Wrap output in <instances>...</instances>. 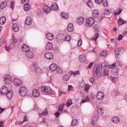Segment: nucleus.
Returning <instances> with one entry per match:
<instances>
[{
	"mask_svg": "<svg viewBox=\"0 0 127 127\" xmlns=\"http://www.w3.org/2000/svg\"><path fill=\"white\" fill-rule=\"evenodd\" d=\"M102 65L101 64H99L96 66H95L93 69V75L96 76L98 75H99L102 72Z\"/></svg>",
	"mask_w": 127,
	"mask_h": 127,
	"instance_id": "nucleus-1",
	"label": "nucleus"
},
{
	"mask_svg": "<svg viewBox=\"0 0 127 127\" xmlns=\"http://www.w3.org/2000/svg\"><path fill=\"white\" fill-rule=\"evenodd\" d=\"M52 91L51 88L49 87L43 86L41 89V91L42 93L44 94L49 95L50 94Z\"/></svg>",
	"mask_w": 127,
	"mask_h": 127,
	"instance_id": "nucleus-2",
	"label": "nucleus"
},
{
	"mask_svg": "<svg viewBox=\"0 0 127 127\" xmlns=\"http://www.w3.org/2000/svg\"><path fill=\"white\" fill-rule=\"evenodd\" d=\"M4 80L5 83L7 84H10L12 81V78L11 76L10 75L8 74L5 75Z\"/></svg>",
	"mask_w": 127,
	"mask_h": 127,
	"instance_id": "nucleus-3",
	"label": "nucleus"
},
{
	"mask_svg": "<svg viewBox=\"0 0 127 127\" xmlns=\"http://www.w3.org/2000/svg\"><path fill=\"white\" fill-rule=\"evenodd\" d=\"M19 92L20 95L22 96H25L27 94V90L24 87H21L19 90Z\"/></svg>",
	"mask_w": 127,
	"mask_h": 127,
	"instance_id": "nucleus-4",
	"label": "nucleus"
},
{
	"mask_svg": "<svg viewBox=\"0 0 127 127\" xmlns=\"http://www.w3.org/2000/svg\"><path fill=\"white\" fill-rule=\"evenodd\" d=\"M124 52V48L121 47L115 50V54L116 55H120Z\"/></svg>",
	"mask_w": 127,
	"mask_h": 127,
	"instance_id": "nucleus-5",
	"label": "nucleus"
},
{
	"mask_svg": "<svg viewBox=\"0 0 127 127\" xmlns=\"http://www.w3.org/2000/svg\"><path fill=\"white\" fill-rule=\"evenodd\" d=\"M13 82L14 85L16 86H20L22 83L21 80L17 78L14 79Z\"/></svg>",
	"mask_w": 127,
	"mask_h": 127,
	"instance_id": "nucleus-6",
	"label": "nucleus"
},
{
	"mask_svg": "<svg viewBox=\"0 0 127 127\" xmlns=\"http://www.w3.org/2000/svg\"><path fill=\"white\" fill-rule=\"evenodd\" d=\"M8 91L7 88L5 86H3L1 88L0 93L2 95H3L6 94Z\"/></svg>",
	"mask_w": 127,
	"mask_h": 127,
	"instance_id": "nucleus-7",
	"label": "nucleus"
},
{
	"mask_svg": "<svg viewBox=\"0 0 127 127\" xmlns=\"http://www.w3.org/2000/svg\"><path fill=\"white\" fill-rule=\"evenodd\" d=\"M104 96L103 93L101 92H98L97 94L96 98L98 100H101Z\"/></svg>",
	"mask_w": 127,
	"mask_h": 127,
	"instance_id": "nucleus-8",
	"label": "nucleus"
},
{
	"mask_svg": "<svg viewBox=\"0 0 127 127\" xmlns=\"http://www.w3.org/2000/svg\"><path fill=\"white\" fill-rule=\"evenodd\" d=\"M40 95V92L36 89L33 90L32 92V95L33 97H38Z\"/></svg>",
	"mask_w": 127,
	"mask_h": 127,
	"instance_id": "nucleus-9",
	"label": "nucleus"
},
{
	"mask_svg": "<svg viewBox=\"0 0 127 127\" xmlns=\"http://www.w3.org/2000/svg\"><path fill=\"white\" fill-rule=\"evenodd\" d=\"M95 21L94 20L92 17H90L88 19L87 21V23L88 25L90 26H91L94 23Z\"/></svg>",
	"mask_w": 127,
	"mask_h": 127,
	"instance_id": "nucleus-10",
	"label": "nucleus"
},
{
	"mask_svg": "<svg viewBox=\"0 0 127 127\" xmlns=\"http://www.w3.org/2000/svg\"><path fill=\"white\" fill-rule=\"evenodd\" d=\"M116 64V65L118 66H120L121 67L122 66L123 64H122V62H120L119 61H117L115 63H114L113 64L111 65L110 66L111 68L112 69H113L114 68V67L116 66L115 64Z\"/></svg>",
	"mask_w": 127,
	"mask_h": 127,
	"instance_id": "nucleus-11",
	"label": "nucleus"
},
{
	"mask_svg": "<svg viewBox=\"0 0 127 127\" xmlns=\"http://www.w3.org/2000/svg\"><path fill=\"white\" fill-rule=\"evenodd\" d=\"M21 48L22 50L26 52H29L30 49L29 47L25 44H23L21 46Z\"/></svg>",
	"mask_w": 127,
	"mask_h": 127,
	"instance_id": "nucleus-12",
	"label": "nucleus"
},
{
	"mask_svg": "<svg viewBox=\"0 0 127 127\" xmlns=\"http://www.w3.org/2000/svg\"><path fill=\"white\" fill-rule=\"evenodd\" d=\"M72 74V73H68L67 74H64L63 78V80L65 81H67L69 79L70 77H71V75Z\"/></svg>",
	"mask_w": 127,
	"mask_h": 127,
	"instance_id": "nucleus-13",
	"label": "nucleus"
},
{
	"mask_svg": "<svg viewBox=\"0 0 127 127\" xmlns=\"http://www.w3.org/2000/svg\"><path fill=\"white\" fill-rule=\"evenodd\" d=\"M57 66L56 64H52L49 67V69L52 71H54L57 68Z\"/></svg>",
	"mask_w": 127,
	"mask_h": 127,
	"instance_id": "nucleus-14",
	"label": "nucleus"
},
{
	"mask_svg": "<svg viewBox=\"0 0 127 127\" xmlns=\"http://www.w3.org/2000/svg\"><path fill=\"white\" fill-rule=\"evenodd\" d=\"M45 57L46 59L51 60L53 58V55L50 52H46L45 54Z\"/></svg>",
	"mask_w": 127,
	"mask_h": 127,
	"instance_id": "nucleus-15",
	"label": "nucleus"
},
{
	"mask_svg": "<svg viewBox=\"0 0 127 127\" xmlns=\"http://www.w3.org/2000/svg\"><path fill=\"white\" fill-rule=\"evenodd\" d=\"M51 10V7L45 5L43 7V10L44 12L46 13H50Z\"/></svg>",
	"mask_w": 127,
	"mask_h": 127,
	"instance_id": "nucleus-16",
	"label": "nucleus"
},
{
	"mask_svg": "<svg viewBox=\"0 0 127 127\" xmlns=\"http://www.w3.org/2000/svg\"><path fill=\"white\" fill-rule=\"evenodd\" d=\"M79 59L81 62H84L86 60L85 55H80L79 56Z\"/></svg>",
	"mask_w": 127,
	"mask_h": 127,
	"instance_id": "nucleus-17",
	"label": "nucleus"
},
{
	"mask_svg": "<svg viewBox=\"0 0 127 127\" xmlns=\"http://www.w3.org/2000/svg\"><path fill=\"white\" fill-rule=\"evenodd\" d=\"M12 29L13 31L15 32H17L19 31V27L16 24H13Z\"/></svg>",
	"mask_w": 127,
	"mask_h": 127,
	"instance_id": "nucleus-18",
	"label": "nucleus"
},
{
	"mask_svg": "<svg viewBox=\"0 0 127 127\" xmlns=\"http://www.w3.org/2000/svg\"><path fill=\"white\" fill-rule=\"evenodd\" d=\"M92 16L94 18H97L99 16V13L98 11L97 10H94L93 12Z\"/></svg>",
	"mask_w": 127,
	"mask_h": 127,
	"instance_id": "nucleus-19",
	"label": "nucleus"
},
{
	"mask_svg": "<svg viewBox=\"0 0 127 127\" xmlns=\"http://www.w3.org/2000/svg\"><path fill=\"white\" fill-rule=\"evenodd\" d=\"M46 37L49 40H51L53 39L54 37L53 34L50 33H47L46 35Z\"/></svg>",
	"mask_w": 127,
	"mask_h": 127,
	"instance_id": "nucleus-20",
	"label": "nucleus"
},
{
	"mask_svg": "<svg viewBox=\"0 0 127 127\" xmlns=\"http://www.w3.org/2000/svg\"><path fill=\"white\" fill-rule=\"evenodd\" d=\"M32 23V20L31 18L29 17H27L25 21V23L27 25H30Z\"/></svg>",
	"mask_w": 127,
	"mask_h": 127,
	"instance_id": "nucleus-21",
	"label": "nucleus"
},
{
	"mask_svg": "<svg viewBox=\"0 0 127 127\" xmlns=\"http://www.w3.org/2000/svg\"><path fill=\"white\" fill-rule=\"evenodd\" d=\"M51 7V9L54 10H57L58 8V4L56 3H52Z\"/></svg>",
	"mask_w": 127,
	"mask_h": 127,
	"instance_id": "nucleus-22",
	"label": "nucleus"
},
{
	"mask_svg": "<svg viewBox=\"0 0 127 127\" xmlns=\"http://www.w3.org/2000/svg\"><path fill=\"white\" fill-rule=\"evenodd\" d=\"M73 24L72 23L69 24L67 27V31L69 32H71L73 31Z\"/></svg>",
	"mask_w": 127,
	"mask_h": 127,
	"instance_id": "nucleus-23",
	"label": "nucleus"
},
{
	"mask_svg": "<svg viewBox=\"0 0 127 127\" xmlns=\"http://www.w3.org/2000/svg\"><path fill=\"white\" fill-rule=\"evenodd\" d=\"M53 49V45L51 43L48 42L46 46V50H51Z\"/></svg>",
	"mask_w": 127,
	"mask_h": 127,
	"instance_id": "nucleus-24",
	"label": "nucleus"
},
{
	"mask_svg": "<svg viewBox=\"0 0 127 127\" xmlns=\"http://www.w3.org/2000/svg\"><path fill=\"white\" fill-rule=\"evenodd\" d=\"M126 23V22L121 18H119L118 21V24L119 25L124 24Z\"/></svg>",
	"mask_w": 127,
	"mask_h": 127,
	"instance_id": "nucleus-25",
	"label": "nucleus"
},
{
	"mask_svg": "<svg viewBox=\"0 0 127 127\" xmlns=\"http://www.w3.org/2000/svg\"><path fill=\"white\" fill-rule=\"evenodd\" d=\"M77 22L78 24L81 25L84 22V19L82 17H80L77 20Z\"/></svg>",
	"mask_w": 127,
	"mask_h": 127,
	"instance_id": "nucleus-26",
	"label": "nucleus"
},
{
	"mask_svg": "<svg viewBox=\"0 0 127 127\" xmlns=\"http://www.w3.org/2000/svg\"><path fill=\"white\" fill-rule=\"evenodd\" d=\"M24 8L25 11H29L31 8V6L29 4H24Z\"/></svg>",
	"mask_w": 127,
	"mask_h": 127,
	"instance_id": "nucleus-27",
	"label": "nucleus"
},
{
	"mask_svg": "<svg viewBox=\"0 0 127 127\" xmlns=\"http://www.w3.org/2000/svg\"><path fill=\"white\" fill-rule=\"evenodd\" d=\"M112 122L114 123H118L119 122L120 119L119 118L117 117H113L112 119Z\"/></svg>",
	"mask_w": 127,
	"mask_h": 127,
	"instance_id": "nucleus-28",
	"label": "nucleus"
},
{
	"mask_svg": "<svg viewBox=\"0 0 127 127\" xmlns=\"http://www.w3.org/2000/svg\"><path fill=\"white\" fill-rule=\"evenodd\" d=\"M97 119L98 117L97 116H95L94 117L91 122L92 124L93 125H96Z\"/></svg>",
	"mask_w": 127,
	"mask_h": 127,
	"instance_id": "nucleus-29",
	"label": "nucleus"
},
{
	"mask_svg": "<svg viewBox=\"0 0 127 127\" xmlns=\"http://www.w3.org/2000/svg\"><path fill=\"white\" fill-rule=\"evenodd\" d=\"M12 93V91L11 90H9L6 94V96L9 99H10L11 98Z\"/></svg>",
	"mask_w": 127,
	"mask_h": 127,
	"instance_id": "nucleus-30",
	"label": "nucleus"
},
{
	"mask_svg": "<svg viewBox=\"0 0 127 127\" xmlns=\"http://www.w3.org/2000/svg\"><path fill=\"white\" fill-rule=\"evenodd\" d=\"M6 21V18L4 16H2L0 18V24H3L5 23Z\"/></svg>",
	"mask_w": 127,
	"mask_h": 127,
	"instance_id": "nucleus-31",
	"label": "nucleus"
},
{
	"mask_svg": "<svg viewBox=\"0 0 127 127\" xmlns=\"http://www.w3.org/2000/svg\"><path fill=\"white\" fill-rule=\"evenodd\" d=\"M26 56L29 58H33L34 56V55L32 52H27L26 54Z\"/></svg>",
	"mask_w": 127,
	"mask_h": 127,
	"instance_id": "nucleus-32",
	"label": "nucleus"
},
{
	"mask_svg": "<svg viewBox=\"0 0 127 127\" xmlns=\"http://www.w3.org/2000/svg\"><path fill=\"white\" fill-rule=\"evenodd\" d=\"M78 122L77 120L76 119H74L72 120L71 123V125L73 126H74L78 124Z\"/></svg>",
	"mask_w": 127,
	"mask_h": 127,
	"instance_id": "nucleus-33",
	"label": "nucleus"
},
{
	"mask_svg": "<svg viewBox=\"0 0 127 127\" xmlns=\"http://www.w3.org/2000/svg\"><path fill=\"white\" fill-rule=\"evenodd\" d=\"M97 112L98 114L101 115L104 113V109L101 107H99L98 109Z\"/></svg>",
	"mask_w": 127,
	"mask_h": 127,
	"instance_id": "nucleus-34",
	"label": "nucleus"
},
{
	"mask_svg": "<svg viewBox=\"0 0 127 127\" xmlns=\"http://www.w3.org/2000/svg\"><path fill=\"white\" fill-rule=\"evenodd\" d=\"M7 5V2L6 1L2 2L0 5V8L2 9L4 8Z\"/></svg>",
	"mask_w": 127,
	"mask_h": 127,
	"instance_id": "nucleus-35",
	"label": "nucleus"
},
{
	"mask_svg": "<svg viewBox=\"0 0 127 127\" xmlns=\"http://www.w3.org/2000/svg\"><path fill=\"white\" fill-rule=\"evenodd\" d=\"M87 5L90 8L92 7L93 6V3L92 1L91 0H89L87 2Z\"/></svg>",
	"mask_w": 127,
	"mask_h": 127,
	"instance_id": "nucleus-36",
	"label": "nucleus"
},
{
	"mask_svg": "<svg viewBox=\"0 0 127 127\" xmlns=\"http://www.w3.org/2000/svg\"><path fill=\"white\" fill-rule=\"evenodd\" d=\"M122 9L121 8H117L116 10V12L114 13V15H119L122 12Z\"/></svg>",
	"mask_w": 127,
	"mask_h": 127,
	"instance_id": "nucleus-37",
	"label": "nucleus"
},
{
	"mask_svg": "<svg viewBox=\"0 0 127 127\" xmlns=\"http://www.w3.org/2000/svg\"><path fill=\"white\" fill-rule=\"evenodd\" d=\"M109 73V70L108 69H105L102 73V76L104 77L108 75Z\"/></svg>",
	"mask_w": 127,
	"mask_h": 127,
	"instance_id": "nucleus-38",
	"label": "nucleus"
},
{
	"mask_svg": "<svg viewBox=\"0 0 127 127\" xmlns=\"http://www.w3.org/2000/svg\"><path fill=\"white\" fill-rule=\"evenodd\" d=\"M35 71L36 73H40L42 72L41 69L40 67H38L35 68Z\"/></svg>",
	"mask_w": 127,
	"mask_h": 127,
	"instance_id": "nucleus-39",
	"label": "nucleus"
},
{
	"mask_svg": "<svg viewBox=\"0 0 127 127\" xmlns=\"http://www.w3.org/2000/svg\"><path fill=\"white\" fill-rule=\"evenodd\" d=\"M56 38L57 41L59 42L61 41L62 40V39L60 35L59 34L58 35L56 36Z\"/></svg>",
	"mask_w": 127,
	"mask_h": 127,
	"instance_id": "nucleus-40",
	"label": "nucleus"
},
{
	"mask_svg": "<svg viewBox=\"0 0 127 127\" xmlns=\"http://www.w3.org/2000/svg\"><path fill=\"white\" fill-rule=\"evenodd\" d=\"M62 17L66 19L68 17V15L67 14L65 13L64 12H62L61 13Z\"/></svg>",
	"mask_w": 127,
	"mask_h": 127,
	"instance_id": "nucleus-41",
	"label": "nucleus"
},
{
	"mask_svg": "<svg viewBox=\"0 0 127 127\" xmlns=\"http://www.w3.org/2000/svg\"><path fill=\"white\" fill-rule=\"evenodd\" d=\"M90 99L89 98L88 96H87L86 97L85 99H83L81 101V102L83 103H85V102H87L90 100Z\"/></svg>",
	"mask_w": 127,
	"mask_h": 127,
	"instance_id": "nucleus-42",
	"label": "nucleus"
},
{
	"mask_svg": "<svg viewBox=\"0 0 127 127\" xmlns=\"http://www.w3.org/2000/svg\"><path fill=\"white\" fill-rule=\"evenodd\" d=\"M99 36L98 34L96 33L94 35V36L92 37V39L93 40H94L95 41H96L97 39Z\"/></svg>",
	"mask_w": 127,
	"mask_h": 127,
	"instance_id": "nucleus-43",
	"label": "nucleus"
},
{
	"mask_svg": "<svg viewBox=\"0 0 127 127\" xmlns=\"http://www.w3.org/2000/svg\"><path fill=\"white\" fill-rule=\"evenodd\" d=\"M102 5L105 7H107L108 6L107 0H103L102 2Z\"/></svg>",
	"mask_w": 127,
	"mask_h": 127,
	"instance_id": "nucleus-44",
	"label": "nucleus"
},
{
	"mask_svg": "<svg viewBox=\"0 0 127 127\" xmlns=\"http://www.w3.org/2000/svg\"><path fill=\"white\" fill-rule=\"evenodd\" d=\"M48 113V111L47 109H45V111L42 112L40 114H39V115H44L47 114Z\"/></svg>",
	"mask_w": 127,
	"mask_h": 127,
	"instance_id": "nucleus-45",
	"label": "nucleus"
},
{
	"mask_svg": "<svg viewBox=\"0 0 127 127\" xmlns=\"http://www.w3.org/2000/svg\"><path fill=\"white\" fill-rule=\"evenodd\" d=\"M72 103V101L71 99L68 100L66 104V105L68 107H69L70 106Z\"/></svg>",
	"mask_w": 127,
	"mask_h": 127,
	"instance_id": "nucleus-46",
	"label": "nucleus"
},
{
	"mask_svg": "<svg viewBox=\"0 0 127 127\" xmlns=\"http://www.w3.org/2000/svg\"><path fill=\"white\" fill-rule=\"evenodd\" d=\"M107 54L106 51H103L100 54V56H105Z\"/></svg>",
	"mask_w": 127,
	"mask_h": 127,
	"instance_id": "nucleus-47",
	"label": "nucleus"
},
{
	"mask_svg": "<svg viewBox=\"0 0 127 127\" xmlns=\"http://www.w3.org/2000/svg\"><path fill=\"white\" fill-rule=\"evenodd\" d=\"M30 0H22L21 2L22 4H28Z\"/></svg>",
	"mask_w": 127,
	"mask_h": 127,
	"instance_id": "nucleus-48",
	"label": "nucleus"
},
{
	"mask_svg": "<svg viewBox=\"0 0 127 127\" xmlns=\"http://www.w3.org/2000/svg\"><path fill=\"white\" fill-rule=\"evenodd\" d=\"M110 13V12L108 10H105L104 12V14L106 15H109Z\"/></svg>",
	"mask_w": 127,
	"mask_h": 127,
	"instance_id": "nucleus-49",
	"label": "nucleus"
},
{
	"mask_svg": "<svg viewBox=\"0 0 127 127\" xmlns=\"http://www.w3.org/2000/svg\"><path fill=\"white\" fill-rule=\"evenodd\" d=\"M73 76H75L76 75H79L80 74L79 71V70L77 71H76L75 72H73Z\"/></svg>",
	"mask_w": 127,
	"mask_h": 127,
	"instance_id": "nucleus-50",
	"label": "nucleus"
},
{
	"mask_svg": "<svg viewBox=\"0 0 127 127\" xmlns=\"http://www.w3.org/2000/svg\"><path fill=\"white\" fill-rule=\"evenodd\" d=\"M70 39V37L69 35H67L65 37V40L68 41H69Z\"/></svg>",
	"mask_w": 127,
	"mask_h": 127,
	"instance_id": "nucleus-51",
	"label": "nucleus"
},
{
	"mask_svg": "<svg viewBox=\"0 0 127 127\" xmlns=\"http://www.w3.org/2000/svg\"><path fill=\"white\" fill-rule=\"evenodd\" d=\"M57 72L58 74H61L63 72L62 69L60 68H58L57 69Z\"/></svg>",
	"mask_w": 127,
	"mask_h": 127,
	"instance_id": "nucleus-52",
	"label": "nucleus"
},
{
	"mask_svg": "<svg viewBox=\"0 0 127 127\" xmlns=\"http://www.w3.org/2000/svg\"><path fill=\"white\" fill-rule=\"evenodd\" d=\"M27 120V118H26V117H25L24 118V120L22 122H19V124L20 125L23 122L25 121H26Z\"/></svg>",
	"mask_w": 127,
	"mask_h": 127,
	"instance_id": "nucleus-53",
	"label": "nucleus"
},
{
	"mask_svg": "<svg viewBox=\"0 0 127 127\" xmlns=\"http://www.w3.org/2000/svg\"><path fill=\"white\" fill-rule=\"evenodd\" d=\"M102 1V0H95V2L98 4H100Z\"/></svg>",
	"mask_w": 127,
	"mask_h": 127,
	"instance_id": "nucleus-54",
	"label": "nucleus"
},
{
	"mask_svg": "<svg viewBox=\"0 0 127 127\" xmlns=\"http://www.w3.org/2000/svg\"><path fill=\"white\" fill-rule=\"evenodd\" d=\"M82 43V40L81 39H79L77 45L79 47L81 45Z\"/></svg>",
	"mask_w": 127,
	"mask_h": 127,
	"instance_id": "nucleus-55",
	"label": "nucleus"
},
{
	"mask_svg": "<svg viewBox=\"0 0 127 127\" xmlns=\"http://www.w3.org/2000/svg\"><path fill=\"white\" fill-rule=\"evenodd\" d=\"M117 78L116 77H112V78H111V81L112 82H115V81L116 80H117Z\"/></svg>",
	"mask_w": 127,
	"mask_h": 127,
	"instance_id": "nucleus-56",
	"label": "nucleus"
},
{
	"mask_svg": "<svg viewBox=\"0 0 127 127\" xmlns=\"http://www.w3.org/2000/svg\"><path fill=\"white\" fill-rule=\"evenodd\" d=\"M123 36L122 35H119L118 37V40H122Z\"/></svg>",
	"mask_w": 127,
	"mask_h": 127,
	"instance_id": "nucleus-57",
	"label": "nucleus"
},
{
	"mask_svg": "<svg viewBox=\"0 0 127 127\" xmlns=\"http://www.w3.org/2000/svg\"><path fill=\"white\" fill-rule=\"evenodd\" d=\"M60 113L58 112V111H57V112H56L55 114V117L57 118H58L59 116L60 115Z\"/></svg>",
	"mask_w": 127,
	"mask_h": 127,
	"instance_id": "nucleus-58",
	"label": "nucleus"
},
{
	"mask_svg": "<svg viewBox=\"0 0 127 127\" xmlns=\"http://www.w3.org/2000/svg\"><path fill=\"white\" fill-rule=\"evenodd\" d=\"M114 94H115L116 96H118L120 94V93L119 91H115L114 92Z\"/></svg>",
	"mask_w": 127,
	"mask_h": 127,
	"instance_id": "nucleus-59",
	"label": "nucleus"
},
{
	"mask_svg": "<svg viewBox=\"0 0 127 127\" xmlns=\"http://www.w3.org/2000/svg\"><path fill=\"white\" fill-rule=\"evenodd\" d=\"M94 63V62H92L90 63L87 66V67L89 68H90L92 66Z\"/></svg>",
	"mask_w": 127,
	"mask_h": 127,
	"instance_id": "nucleus-60",
	"label": "nucleus"
},
{
	"mask_svg": "<svg viewBox=\"0 0 127 127\" xmlns=\"http://www.w3.org/2000/svg\"><path fill=\"white\" fill-rule=\"evenodd\" d=\"M99 27L98 26V25L97 24H96L95 25L94 27V28L95 29H96L97 30V29H99Z\"/></svg>",
	"mask_w": 127,
	"mask_h": 127,
	"instance_id": "nucleus-61",
	"label": "nucleus"
},
{
	"mask_svg": "<svg viewBox=\"0 0 127 127\" xmlns=\"http://www.w3.org/2000/svg\"><path fill=\"white\" fill-rule=\"evenodd\" d=\"M4 126V123L2 121L0 122V127H3Z\"/></svg>",
	"mask_w": 127,
	"mask_h": 127,
	"instance_id": "nucleus-62",
	"label": "nucleus"
},
{
	"mask_svg": "<svg viewBox=\"0 0 127 127\" xmlns=\"http://www.w3.org/2000/svg\"><path fill=\"white\" fill-rule=\"evenodd\" d=\"M46 121V119L45 118H44L43 119V120L41 122V124H42L43 125H44L45 124V122Z\"/></svg>",
	"mask_w": 127,
	"mask_h": 127,
	"instance_id": "nucleus-63",
	"label": "nucleus"
},
{
	"mask_svg": "<svg viewBox=\"0 0 127 127\" xmlns=\"http://www.w3.org/2000/svg\"><path fill=\"white\" fill-rule=\"evenodd\" d=\"M65 92H64V91H62V90H61L59 92V94L60 95H61L63 94H65Z\"/></svg>",
	"mask_w": 127,
	"mask_h": 127,
	"instance_id": "nucleus-64",
	"label": "nucleus"
}]
</instances>
